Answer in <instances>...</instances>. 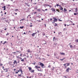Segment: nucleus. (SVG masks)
<instances>
[{
	"mask_svg": "<svg viewBox=\"0 0 78 78\" xmlns=\"http://www.w3.org/2000/svg\"><path fill=\"white\" fill-rule=\"evenodd\" d=\"M16 73H19L18 72H16Z\"/></svg>",
	"mask_w": 78,
	"mask_h": 78,
	"instance_id": "obj_59",
	"label": "nucleus"
},
{
	"mask_svg": "<svg viewBox=\"0 0 78 78\" xmlns=\"http://www.w3.org/2000/svg\"><path fill=\"white\" fill-rule=\"evenodd\" d=\"M2 8H4L3 10H4V11H5L6 9V6H5V5H4V6L3 7H2Z\"/></svg>",
	"mask_w": 78,
	"mask_h": 78,
	"instance_id": "obj_5",
	"label": "nucleus"
},
{
	"mask_svg": "<svg viewBox=\"0 0 78 78\" xmlns=\"http://www.w3.org/2000/svg\"><path fill=\"white\" fill-rule=\"evenodd\" d=\"M16 52H17V53H19V51H16Z\"/></svg>",
	"mask_w": 78,
	"mask_h": 78,
	"instance_id": "obj_37",
	"label": "nucleus"
},
{
	"mask_svg": "<svg viewBox=\"0 0 78 78\" xmlns=\"http://www.w3.org/2000/svg\"><path fill=\"white\" fill-rule=\"evenodd\" d=\"M19 62H20V61H19V60H18V63H19Z\"/></svg>",
	"mask_w": 78,
	"mask_h": 78,
	"instance_id": "obj_41",
	"label": "nucleus"
},
{
	"mask_svg": "<svg viewBox=\"0 0 78 78\" xmlns=\"http://www.w3.org/2000/svg\"><path fill=\"white\" fill-rule=\"evenodd\" d=\"M48 9H46L45 10H44V11H47Z\"/></svg>",
	"mask_w": 78,
	"mask_h": 78,
	"instance_id": "obj_54",
	"label": "nucleus"
},
{
	"mask_svg": "<svg viewBox=\"0 0 78 78\" xmlns=\"http://www.w3.org/2000/svg\"><path fill=\"white\" fill-rule=\"evenodd\" d=\"M34 72V70H33L30 71V72H31L32 73H33V72Z\"/></svg>",
	"mask_w": 78,
	"mask_h": 78,
	"instance_id": "obj_18",
	"label": "nucleus"
},
{
	"mask_svg": "<svg viewBox=\"0 0 78 78\" xmlns=\"http://www.w3.org/2000/svg\"><path fill=\"white\" fill-rule=\"evenodd\" d=\"M76 42H78V39L76 40Z\"/></svg>",
	"mask_w": 78,
	"mask_h": 78,
	"instance_id": "obj_53",
	"label": "nucleus"
},
{
	"mask_svg": "<svg viewBox=\"0 0 78 78\" xmlns=\"http://www.w3.org/2000/svg\"><path fill=\"white\" fill-rule=\"evenodd\" d=\"M26 5H27V6H30V5L29 4H28V3H27L26 4Z\"/></svg>",
	"mask_w": 78,
	"mask_h": 78,
	"instance_id": "obj_19",
	"label": "nucleus"
},
{
	"mask_svg": "<svg viewBox=\"0 0 78 78\" xmlns=\"http://www.w3.org/2000/svg\"><path fill=\"white\" fill-rule=\"evenodd\" d=\"M11 63H12L11 62H9V64H11Z\"/></svg>",
	"mask_w": 78,
	"mask_h": 78,
	"instance_id": "obj_45",
	"label": "nucleus"
},
{
	"mask_svg": "<svg viewBox=\"0 0 78 78\" xmlns=\"http://www.w3.org/2000/svg\"><path fill=\"white\" fill-rule=\"evenodd\" d=\"M53 19H54V21H53V22H54V23H55V22H56L58 21V20H57V19L56 18V17H54L53 18Z\"/></svg>",
	"mask_w": 78,
	"mask_h": 78,
	"instance_id": "obj_3",
	"label": "nucleus"
},
{
	"mask_svg": "<svg viewBox=\"0 0 78 78\" xmlns=\"http://www.w3.org/2000/svg\"><path fill=\"white\" fill-rule=\"evenodd\" d=\"M32 36H33V37H34V36H35V34L34 33H33V34H32Z\"/></svg>",
	"mask_w": 78,
	"mask_h": 78,
	"instance_id": "obj_15",
	"label": "nucleus"
},
{
	"mask_svg": "<svg viewBox=\"0 0 78 78\" xmlns=\"http://www.w3.org/2000/svg\"><path fill=\"white\" fill-rule=\"evenodd\" d=\"M20 56H22V54H21L20 55Z\"/></svg>",
	"mask_w": 78,
	"mask_h": 78,
	"instance_id": "obj_62",
	"label": "nucleus"
},
{
	"mask_svg": "<svg viewBox=\"0 0 78 78\" xmlns=\"http://www.w3.org/2000/svg\"><path fill=\"white\" fill-rule=\"evenodd\" d=\"M7 35H9V33H7V34H6V36H7Z\"/></svg>",
	"mask_w": 78,
	"mask_h": 78,
	"instance_id": "obj_39",
	"label": "nucleus"
},
{
	"mask_svg": "<svg viewBox=\"0 0 78 78\" xmlns=\"http://www.w3.org/2000/svg\"><path fill=\"white\" fill-rule=\"evenodd\" d=\"M77 14V13H74V15H76Z\"/></svg>",
	"mask_w": 78,
	"mask_h": 78,
	"instance_id": "obj_32",
	"label": "nucleus"
},
{
	"mask_svg": "<svg viewBox=\"0 0 78 78\" xmlns=\"http://www.w3.org/2000/svg\"><path fill=\"white\" fill-rule=\"evenodd\" d=\"M56 6H59V4H57L56 5Z\"/></svg>",
	"mask_w": 78,
	"mask_h": 78,
	"instance_id": "obj_36",
	"label": "nucleus"
},
{
	"mask_svg": "<svg viewBox=\"0 0 78 78\" xmlns=\"http://www.w3.org/2000/svg\"><path fill=\"white\" fill-rule=\"evenodd\" d=\"M37 11H39V12H40V11H41V10L40 9H38L37 10Z\"/></svg>",
	"mask_w": 78,
	"mask_h": 78,
	"instance_id": "obj_23",
	"label": "nucleus"
},
{
	"mask_svg": "<svg viewBox=\"0 0 78 78\" xmlns=\"http://www.w3.org/2000/svg\"><path fill=\"white\" fill-rule=\"evenodd\" d=\"M51 10H52V11H54V12H56L55 11V9H54V8H52L51 9Z\"/></svg>",
	"mask_w": 78,
	"mask_h": 78,
	"instance_id": "obj_7",
	"label": "nucleus"
},
{
	"mask_svg": "<svg viewBox=\"0 0 78 78\" xmlns=\"http://www.w3.org/2000/svg\"><path fill=\"white\" fill-rule=\"evenodd\" d=\"M60 10H62L63 9V8L62 7H60L59 8Z\"/></svg>",
	"mask_w": 78,
	"mask_h": 78,
	"instance_id": "obj_10",
	"label": "nucleus"
},
{
	"mask_svg": "<svg viewBox=\"0 0 78 78\" xmlns=\"http://www.w3.org/2000/svg\"><path fill=\"white\" fill-rule=\"evenodd\" d=\"M69 45L70 46V48H73V46H72V45L71 44H69Z\"/></svg>",
	"mask_w": 78,
	"mask_h": 78,
	"instance_id": "obj_16",
	"label": "nucleus"
},
{
	"mask_svg": "<svg viewBox=\"0 0 78 78\" xmlns=\"http://www.w3.org/2000/svg\"><path fill=\"white\" fill-rule=\"evenodd\" d=\"M56 43H54V44H55V45H56Z\"/></svg>",
	"mask_w": 78,
	"mask_h": 78,
	"instance_id": "obj_55",
	"label": "nucleus"
},
{
	"mask_svg": "<svg viewBox=\"0 0 78 78\" xmlns=\"http://www.w3.org/2000/svg\"><path fill=\"white\" fill-rule=\"evenodd\" d=\"M60 54H61V55H65V53L63 52H60Z\"/></svg>",
	"mask_w": 78,
	"mask_h": 78,
	"instance_id": "obj_12",
	"label": "nucleus"
},
{
	"mask_svg": "<svg viewBox=\"0 0 78 78\" xmlns=\"http://www.w3.org/2000/svg\"><path fill=\"white\" fill-rule=\"evenodd\" d=\"M52 67H53V69H51V70H54V69H55V68L53 66Z\"/></svg>",
	"mask_w": 78,
	"mask_h": 78,
	"instance_id": "obj_21",
	"label": "nucleus"
},
{
	"mask_svg": "<svg viewBox=\"0 0 78 78\" xmlns=\"http://www.w3.org/2000/svg\"><path fill=\"white\" fill-rule=\"evenodd\" d=\"M32 64H34V65H35V64H36V62L34 63H32Z\"/></svg>",
	"mask_w": 78,
	"mask_h": 78,
	"instance_id": "obj_38",
	"label": "nucleus"
},
{
	"mask_svg": "<svg viewBox=\"0 0 78 78\" xmlns=\"http://www.w3.org/2000/svg\"><path fill=\"white\" fill-rule=\"evenodd\" d=\"M29 78H31V76H30V77Z\"/></svg>",
	"mask_w": 78,
	"mask_h": 78,
	"instance_id": "obj_64",
	"label": "nucleus"
},
{
	"mask_svg": "<svg viewBox=\"0 0 78 78\" xmlns=\"http://www.w3.org/2000/svg\"><path fill=\"white\" fill-rule=\"evenodd\" d=\"M0 66H3V64L2 63H0Z\"/></svg>",
	"mask_w": 78,
	"mask_h": 78,
	"instance_id": "obj_33",
	"label": "nucleus"
},
{
	"mask_svg": "<svg viewBox=\"0 0 78 78\" xmlns=\"http://www.w3.org/2000/svg\"><path fill=\"white\" fill-rule=\"evenodd\" d=\"M47 56H50V55H48V54H47Z\"/></svg>",
	"mask_w": 78,
	"mask_h": 78,
	"instance_id": "obj_47",
	"label": "nucleus"
},
{
	"mask_svg": "<svg viewBox=\"0 0 78 78\" xmlns=\"http://www.w3.org/2000/svg\"><path fill=\"white\" fill-rule=\"evenodd\" d=\"M66 30V28H64V29H63V31H65V30Z\"/></svg>",
	"mask_w": 78,
	"mask_h": 78,
	"instance_id": "obj_35",
	"label": "nucleus"
},
{
	"mask_svg": "<svg viewBox=\"0 0 78 78\" xmlns=\"http://www.w3.org/2000/svg\"><path fill=\"white\" fill-rule=\"evenodd\" d=\"M64 58H63L62 59H60V61H63V60H64Z\"/></svg>",
	"mask_w": 78,
	"mask_h": 78,
	"instance_id": "obj_26",
	"label": "nucleus"
},
{
	"mask_svg": "<svg viewBox=\"0 0 78 78\" xmlns=\"http://www.w3.org/2000/svg\"><path fill=\"white\" fill-rule=\"evenodd\" d=\"M27 51L28 53H31V51H30V49H28Z\"/></svg>",
	"mask_w": 78,
	"mask_h": 78,
	"instance_id": "obj_11",
	"label": "nucleus"
},
{
	"mask_svg": "<svg viewBox=\"0 0 78 78\" xmlns=\"http://www.w3.org/2000/svg\"><path fill=\"white\" fill-rule=\"evenodd\" d=\"M59 20V21H61V22H62V20Z\"/></svg>",
	"mask_w": 78,
	"mask_h": 78,
	"instance_id": "obj_46",
	"label": "nucleus"
},
{
	"mask_svg": "<svg viewBox=\"0 0 78 78\" xmlns=\"http://www.w3.org/2000/svg\"><path fill=\"white\" fill-rule=\"evenodd\" d=\"M38 75H42V74L41 73H39L38 74Z\"/></svg>",
	"mask_w": 78,
	"mask_h": 78,
	"instance_id": "obj_52",
	"label": "nucleus"
},
{
	"mask_svg": "<svg viewBox=\"0 0 78 78\" xmlns=\"http://www.w3.org/2000/svg\"><path fill=\"white\" fill-rule=\"evenodd\" d=\"M37 21H38V22H41V20H37Z\"/></svg>",
	"mask_w": 78,
	"mask_h": 78,
	"instance_id": "obj_48",
	"label": "nucleus"
},
{
	"mask_svg": "<svg viewBox=\"0 0 78 78\" xmlns=\"http://www.w3.org/2000/svg\"><path fill=\"white\" fill-rule=\"evenodd\" d=\"M6 14V12H5V14Z\"/></svg>",
	"mask_w": 78,
	"mask_h": 78,
	"instance_id": "obj_63",
	"label": "nucleus"
},
{
	"mask_svg": "<svg viewBox=\"0 0 78 78\" xmlns=\"http://www.w3.org/2000/svg\"><path fill=\"white\" fill-rule=\"evenodd\" d=\"M64 11L65 12H67V10H66V8H64Z\"/></svg>",
	"mask_w": 78,
	"mask_h": 78,
	"instance_id": "obj_22",
	"label": "nucleus"
},
{
	"mask_svg": "<svg viewBox=\"0 0 78 78\" xmlns=\"http://www.w3.org/2000/svg\"><path fill=\"white\" fill-rule=\"evenodd\" d=\"M25 20V19H21V20H22V21H23V20Z\"/></svg>",
	"mask_w": 78,
	"mask_h": 78,
	"instance_id": "obj_31",
	"label": "nucleus"
},
{
	"mask_svg": "<svg viewBox=\"0 0 78 78\" xmlns=\"http://www.w3.org/2000/svg\"><path fill=\"white\" fill-rule=\"evenodd\" d=\"M63 66H65V67H67V66H70V63H66L63 65Z\"/></svg>",
	"mask_w": 78,
	"mask_h": 78,
	"instance_id": "obj_2",
	"label": "nucleus"
},
{
	"mask_svg": "<svg viewBox=\"0 0 78 78\" xmlns=\"http://www.w3.org/2000/svg\"><path fill=\"white\" fill-rule=\"evenodd\" d=\"M44 6H47V4H45Z\"/></svg>",
	"mask_w": 78,
	"mask_h": 78,
	"instance_id": "obj_42",
	"label": "nucleus"
},
{
	"mask_svg": "<svg viewBox=\"0 0 78 78\" xmlns=\"http://www.w3.org/2000/svg\"><path fill=\"white\" fill-rule=\"evenodd\" d=\"M27 78H29V76H27Z\"/></svg>",
	"mask_w": 78,
	"mask_h": 78,
	"instance_id": "obj_61",
	"label": "nucleus"
},
{
	"mask_svg": "<svg viewBox=\"0 0 78 78\" xmlns=\"http://www.w3.org/2000/svg\"><path fill=\"white\" fill-rule=\"evenodd\" d=\"M54 25L55 27H56L57 25V24H56V23H55Z\"/></svg>",
	"mask_w": 78,
	"mask_h": 78,
	"instance_id": "obj_28",
	"label": "nucleus"
},
{
	"mask_svg": "<svg viewBox=\"0 0 78 78\" xmlns=\"http://www.w3.org/2000/svg\"><path fill=\"white\" fill-rule=\"evenodd\" d=\"M58 6H59V7H61V5H58Z\"/></svg>",
	"mask_w": 78,
	"mask_h": 78,
	"instance_id": "obj_51",
	"label": "nucleus"
},
{
	"mask_svg": "<svg viewBox=\"0 0 78 78\" xmlns=\"http://www.w3.org/2000/svg\"><path fill=\"white\" fill-rule=\"evenodd\" d=\"M40 66H41V67H42V68H44V67H43V66H44V65L43 64V63H40Z\"/></svg>",
	"mask_w": 78,
	"mask_h": 78,
	"instance_id": "obj_4",
	"label": "nucleus"
},
{
	"mask_svg": "<svg viewBox=\"0 0 78 78\" xmlns=\"http://www.w3.org/2000/svg\"><path fill=\"white\" fill-rule=\"evenodd\" d=\"M19 10L18 9H16L15 10V11H18Z\"/></svg>",
	"mask_w": 78,
	"mask_h": 78,
	"instance_id": "obj_30",
	"label": "nucleus"
},
{
	"mask_svg": "<svg viewBox=\"0 0 78 78\" xmlns=\"http://www.w3.org/2000/svg\"><path fill=\"white\" fill-rule=\"evenodd\" d=\"M35 69H37L38 71H41V70L39 69H40V66H35Z\"/></svg>",
	"mask_w": 78,
	"mask_h": 78,
	"instance_id": "obj_1",
	"label": "nucleus"
},
{
	"mask_svg": "<svg viewBox=\"0 0 78 78\" xmlns=\"http://www.w3.org/2000/svg\"><path fill=\"white\" fill-rule=\"evenodd\" d=\"M43 36H45V33H43Z\"/></svg>",
	"mask_w": 78,
	"mask_h": 78,
	"instance_id": "obj_29",
	"label": "nucleus"
},
{
	"mask_svg": "<svg viewBox=\"0 0 78 78\" xmlns=\"http://www.w3.org/2000/svg\"><path fill=\"white\" fill-rule=\"evenodd\" d=\"M70 22H71V23H73V22L71 21H70Z\"/></svg>",
	"mask_w": 78,
	"mask_h": 78,
	"instance_id": "obj_56",
	"label": "nucleus"
},
{
	"mask_svg": "<svg viewBox=\"0 0 78 78\" xmlns=\"http://www.w3.org/2000/svg\"><path fill=\"white\" fill-rule=\"evenodd\" d=\"M42 10L43 11H44V12H45V10L42 9Z\"/></svg>",
	"mask_w": 78,
	"mask_h": 78,
	"instance_id": "obj_44",
	"label": "nucleus"
},
{
	"mask_svg": "<svg viewBox=\"0 0 78 78\" xmlns=\"http://www.w3.org/2000/svg\"><path fill=\"white\" fill-rule=\"evenodd\" d=\"M24 34H26V33H25V32H24Z\"/></svg>",
	"mask_w": 78,
	"mask_h": 78,
	"instance_id": "obj_58",
	"label": "nucleus"
},
{
	"mask_svg": "<svg viewBox=\"0 0 78 78\" xmlns=\"http://www.w3.org/2000/svg\"><path fill=\"white\" fill-rule=\"evenodd\" d=\"M34 34H37V32H35V33H34Z\"/></svg>",
	"mask_w": 78,
	"mask_h": 78,
	"instance_id": "obj_43",
	"label": "nucleus"
},
{
	"mask_svg": "<svg viewBox=\"0 0 78 78\" xmlns=\"http://www.w3.org/2000/svg\"><path fill=\"white\" fill-rule=\"evenodd\" d=\"M12 54H15L14 55H16V53H17V54H18L17 52H12Z\"/></svg>",
	"mask_w": 78,
	"mask_h": 78,
	"instance_id": "obj_14",
	"label": "nucleus"
},
{
	"mask_svg": "<svg viewBox=\"0 0 78 78\" xmlns=\"http://www.w3.org/2000/svg\"><path fill=\"white\" fill-rule=\"evenodd\" d=\"M20 72H21V73H22V72H23V71H22V69H20Z\"/></svg>",
	"mask_w": 78,
	"mask_h": 78,
	"instance_id": "obj_20",
	"label": "nucleus"
},
{
	"mask_svg": "<svg viewBox=\"0 0 78 78\" xmlns=\"http://www.w3.org/2000/svg\"><path fill=\"white\" fill-rule=\"evenodd\" d=\"M18 76H21V74H20H20H18Z\"/></svg>",
	"mask_w": 78,
	"mask_h": 78,
	"instance_id": "obj_34",
	"label": "nucleus"
},
{
	"mask_svg": "<svg viewBox=\"0 0 78 78\" xmlns=\"http://www.w3.org/2000/svg\"><path fill=\"white\" fill-rule=\"evenodd\" d=\"M2 69H4V66H2Z\"/></svg>",
	"mask_w": 78,
	"mask_h": 78,
	"instance_id": "obj_57",
	"label": "nucleus"
},
{
	"mask_svg": "<svg viewBox=\"0 0 78 78\" xmlns=\"http://www.w3.org/2000/svg\"><path fill=\"white\" fill-rule=\"evenodd\" d=\"M28 69H29V70L30 71H31V70H32V69L30 67H29L28 68Z\"/></svg>",
	"mask_w": 78,
	"mask_h": 78,
	"instance_id": "obj_13",
	"label": "nucleus"
},
{
	"mask_svg": "<svg viewBox=\"0 0 78 78\" xmlns=\"http://www.w3.org/2000/svg\"><path fill=\"white\" fill-rule=\"evenodd\" d=\"M36 13H37V12H35L34 13V14H36Z\"/></svg>",
	"mask_w": 78,
	"mask_h": 78,
	"instance_id": "obj_49",
	"label": "nucleus"
},
{
	"mask_svg": "<svg viewBox=\"0 0 78 78\" xmlns=\"http://www.w3.org/2000/svg\"><path fill=\"white\" fill-rule=\"evenodd\" d=\"M47 44V42H45V43H44V44L45 45V44Z\"/></svg>",
	"mask_w": 78,
	"mask_h": 78,
	"instance_id": "obj_50",
	"label": "nucleus"
},
{
	"mask_svg": "<svg viewBox=\"0 0 78 78\" xmlns=\"http://www.w3.org/2000/svg\"><path fill=\"white\" fill-rule=\"evenodd\" d=\"M7 70H8V69H4V70L5 72H7L8 71Z\"/></svg>",
	"mask_w": 78,
	"mask_h": 78,
	"instance_id": "obj_9",
	"label": "nucleus"
},
{
	"mask_svg": "<svg viewBox=\"0 0 78 78\" xmlns=\"http://www.w3.org/2000/svg\"><path fill=\"white\" fill-rule=\"evenodd\" d=\"M69 70H70V68H68L66 70V72H69Z\"/></svg>",
	"mask_w": 78,
	"mask_h": 78,
	"instance_id": "obj_6",
	"label": "nucleus"
},
{
	"mask_svg": "<svg viewBox=\"0 0 78 78\" xmlns=\"http://www.w3.org/2000/svg\"><path fill=\"white\" fill-rule=\"evenodd\" d=\"M30 27H33V25H30Z\"/></svg>",
	"mask_w": 78,
	"mask_h": 78,
	"instance_id": "obj_40",
	"label": "nucleus"
},
{
	"mask_svg": "<svg viewBox=\"0 0 78 78\" xmlns=\"http://www.w3.org/2000/svg\"><path fill=\"white\" fill-rule=\"evenodd\" d=\"M56 11H58V12H59V9H57Z\"/></svg>",
	"mask_w": 78,
	"mask_h": 78,
	"instance_id": "obj_25",
	"label": "nucleus"
},
{
	"mask_svg": "<svg viewBox=\"0 0 78 78\" xmlns=\"http://www.w3.org/2000/svg\"><path fill=\"white\" fill-rule=\"evenodd\" d=\"M23 28H24V27L23 26V27H20V29H22Z\"/></svg>",
	"mask_w": 78,
	"mask_h": 78,
	"instance_id": "obj_17",
	"label": "nucleus"
},
{
	"mask_svg": "<svg viewBox=\"0 0 78 78\" xmlns=\"http://www.w3.org/2000/svg\"><path fill=\"white\" fill-rule=\"evenodd\" d=\"M4 43L5 44L6 43V41H5L4 42Z\"/></svg>",
	"mask_w": 78,
	"mask_h": 78,
	"instance_id": "obj_60",
	"label": "nucleus"
},
{
	"mask_svg": "<svg viewBox=\"0 0 78 78\" xmlns=\"http://www.w3.org/2000/svg\"><path fill=\"white\" fill-rule=\"evenodd\" d=\"M55 40H56V38H55V37H54L53 38V41H54Z\"/></svg>",
	"mask_w": 78,
	"mask_h": 78,
	"instance_id": "obj_24",
	"label": "nucleus"
},
{
	"mask_svg": "<svg viewBox=\"0 0 78 78\" xmlns=\"http://www.w3.org/2000/svg\"><path fill=\"white\" fill-rule=\"evenodd\" d=\"M17 64V61L16 60L15 61L13 62V64Z\"/></svg>",
	"mask_w": 78,
	"mask_h": 78,
	"instance_id": "obj_8",
	"label": "nucleus"
},
{
	"mask_svg": "<svg viewBox=\"0 0 78 78\" xmlns=\"http://www.w3.org/2000/svg\"><path fill=\"white\" fill-rule=\"evenodd\" d=\"M21 61H22V62H23L24 61V60L23 59H22L21 60Z\"/></svg>",
	"mask_w": 78,
	"mask_h": 78,
	"instance_id": "obj_27",
	"label": "nucleus"
}]
</instances>
